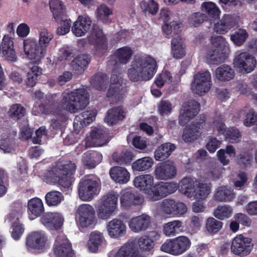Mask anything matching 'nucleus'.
<instances>
[{"label":"nucleus","mask_w":257,"mask_h":257,"mask_svg":"<svg viewBox=\"0 0 257 257\" xmlns=\"http://www.w3.org/2000/svg\"><path fill=\"white\" fill-rule=\"evenodd\" d=\"M96 113L95 111L90 110L82 112L77 115L75 120L79 121L83 126L91 123L95 118Z\"/></svg>","instance_id":"obj_56"},{"label":"nucleus","mask_w":257,"mask_h":257,"mask_svg":"<svg viewBox=\"0 0 257 257\" xmlns=\"http://www.w3.org/2000/svg\"><path fill=\"white\" fill-rule=\"evenodd\" d=\"M191 241L185 236H180L174 239H169L161 245V250L170 254L179 255L187 250L190 247Z\"/></svg>","instance_id":"obj_8"},{"label":"nucleus","mask_w":257,"mask_h":257,"mask_svg":"<svg viewBox=\"0 0 257 257\" xmlns=\"http://www.w3.org/2000/svg\"><path fill=\"white\" fill-rule=\"evenodd\" d=\"M75 217L81 227H88L94 223L95 210L89 204H81L76 210Z\"/></svg>","instance_id":"obj_11"},{"label":"nucleus","mask_w":257,"mask_h":257,"mask_svg":"<svg viewBox=\"0 0 257 257\" xmlns=\"http://www.w3.org/2000/svg\"><path fill=\"white\" fill-rule=\"evenodd\" d=\"M126 115V112L121 106L114 107L107 111L104 121L109 125H113L119 120L123 119Z\"/></svg>","instance_id":"obj_29"},{"label":"nucleus","mask_w":257,"mask_h":257,"mask_svg":"<svg viewBox=\"0 0 257 257\" xmlns=\"http://www.w3.org/2000/svg\"><path fill=\"white\" fill-rule=\"evenodd\" d=\"M151 222V217L146 214L134 217L128 221L130 229L135 233H140L147 230Z\"/></svg>","instance_id":"obj_20"},{"label":"nucleus","mask_w":257,"mask_h":257,"mask_svg":"<svg viewBox=\"0 0 257 257\" xmlns=\"http://www.w3.org/2000/svg\"><path fill=\"white\" fill-rule=\"evenodd\" d=\"M110 81V86L107 92V96L108 97L113 96L117 99L122 98L124 91L121 84L122 83L121 78L113 74L111 76Z\"/></svg>","instance_id":"obj_25"},{"label":"nucleus","mask_w":257,"mask_h":257,"mask_svg":"<svg viewBox=\"0 0 257 257\" xmlns=\"http://www.w3.org/2000/svg\"><path fill=\"white\" fill-rule=\"evenodd\" d=\"M24 51L31 59L37 62L43 58L46 53V49L43 45L38 44L32 38H28L23 42Z\"/></svg>","instance_id":"obj_14"},{"label":"nucleus","mask_w":257,"mask_h":257,"mask_svg":"<svg viewBox=\"0 0 257 257\" xmlns=\"http://www.w3.org/2000/svg\"><path fill=\"white\" fill-rule=\"evenodd\" d=\"M176 146L170 143H164L159 146L154 153L157 161H163L167 159L175 150Z\"/></svg>","instance_id":"obj_33"},{"label":"nucleus","mask_w":257,"mask_h":257,"mask_svg":"<svg viewBox=\"0 0 257 257\" xmlns=\"http://www.w3.org/2000/svg\"><path fill=\"white\" fill-rule=\"evenodd\" d=\"M92 21L86 15L79 16L72 27L73 33L77 37L84 36L90 30Z\"/></svg>","instance_id":"obj_23"},{"label":"nucleus","mask_w":257,"mask_h":257,"mask_svg":"<svg viewBox=\"0 0 257 257\" xmlns=\"http://www.w3.org/2000/svg\"><path fill=\"white\" fill-rule=\"evenodd\" d=\"M154 245L149 235H143L137 239L131 238L118 248L114 257H147L144 252L151 251Z\"/></svg>","instance_id":"obj_3"},{"label":"nucleus","mask_w":257,"mask_h":257,"mask_svg":"<svg viewBox=\"0 0 257 257\" xmlns=\"http://www.w3.org/2000/svg\"><path fill=\"white\" fill-rule=\"evenodd\" d=\"M45 211L43 203L39 198L31 199L28 202V211L31 220L39 217Z\"/></svg>","instance_id":"obj_27"},{"label":"nucleus","mask_w":257,"mask_h":257,"mask_svg":"<svg viewBox=\"0 0 257 257\" xmlns=\"http://www.w3.org/2000/svg\"><path fill=\"white\" fill-rule=\"evenodd\" d=\"M47 241V238L42 231L32 232L28 237L27 244L30 247L35 249L43 248Z\"/></svg>","instance_id":"obj_28"},{"label":"nucleus","mask_w":257,"mask_h":257,"mask_svg":"<svg viewBox=\"0 0 257 257\" xmlns=\"http://www.w3.org/2000/svg\"><path fill=\"white\" fill-rule=\"evenodd\" d=\"M113 161L120 165L129 164L133 159V156L130 151H126L119 154L115 152L112 156Z\"/></svg>","instance_id":"obj_54"},{"label":"nucleus","mask_w":257,"mask_h":257,"mask_svg":"<svg viewBox=\"0 0 257 257\" xmlns=\"http://www.w3.org/2000/svg\"><path fill=\"white\" fill-rule=\"evenodd\" d=\"M222 224L220 221L213 217H209L206 221L205 228L209 233L214 234L221 229Z\"/></svg>","instance_id":"obj_55"},{"label":"nucleus","mask_w":257,"mask_h":257,"mask_svg":"<svg viewBox=\"0 0 257 257\" xmlns=\"http://www.w3.org/2000/svg\"><path fill=\"white\" fill-rule=\"evenodd\" d=\"M90 61L89 55L82 54L76 57L70 63L72 69L77 73H81L85 70Z\"/></svg>","instance_id":"obj_41"},{"label":"nucleus","mask_w":257,"mask_h":257,"mask_svg":"<svg viewBox=\"0 0 257 257\" xmlns=\"http://www.w3.org/2000/svg\"><path fill=\"white\" fill-rule=\"evenodd\" d=\"M234 66L241 73H248L255 67L256 61L254 57L247 52H242L236 55L233 61Z\"/></svg>","instance_id":"obj_13"},{"label":"nucleus","mask_w":257,"mask_h":257,"mask_svg":"<svg viewBox=\"0 0 257 257\" xmlns=\"http://www.w3.org/2000/svg\"><path fill=\"white\" fill-rule=\"evenodd\" d=\"M88 103V93L86 88L82 87L62 92L60 108L71 113H75L84 109Z\"/></svg>","instance_id":"obj_4"},{"label":"nucleus","mask_w":257,"mask_h":257,"mask_svg":"<svg viewBox=\"0 0 257 257\" xmlns=\"http://www.w3.org/2000/svg\"><path fill=\"white\" fill-rule=\"evenodd\" d=\"M118 198V194L111 192L99 200L97 210L99 218L107 219L113 214L117 208Z\"/></svg>","instance_id":"obj_9"},{"label":"nucleus","mask_w":257,"mask_h":257,"mask_svg":"<svg viewBox=\"0 0 257 257\" xmlns=\"http://www.w3.org/2000/svg\"><path fill=\"white\" fill-rule=\"evenodd\" d=\"M99 180L92 175L82 178L79 183L78 195L84 201L91 200L99 193Z\"/></svg>","instance_id":"obj_7"},{"label":"nucleus","mask_w":257,"mask_h":257,"mask_svg":"<svg viewBox=\"0 0 257 257\" xmlns=\"http://www.w3.org/2000/svg\"><path fill=\"white\" fill-rule=\"evenodd\" d=\"M253 247L250 238L245 237L242 234L236 236L232 241L231 251L240 256L248 254Z\"/></svg>","instance_id":"obj_15"},{"label":"nucleus","mask_w":257,"mask_h":257,"mask_svg":"<svg viewBox=\"0 0 257 257\" xmlns=\"http://www.w3.org/2000/svg\"><path fill=\"white\" fill-rule=\"evenodd\" d=\"M234 197V193L231 189L226 186H222L216 189L213 198L219 202H228L231 201Z\"/></svg>","instance_id":"obj_36"},{"label":"nucleus","mask_w":257,"mask_h":257,"mask_svg":"<svg viewBox=\"0 0 257 257\" xmlns=\"http://www.w3.org/2000/svg\"><path fill=\"white\" fill-rule=\"evenodd\" d=\"M154 173L157 179L167 180L176 176L177 170L173 163L168 161L157 165Z\"/></svg>","instance_id":"obj_19"},{"label":"nucleus","mask_w":257,"mask_h":257,"mask_svg":"<svg viewBox=\"0 0 257 257\" xmlns=\"http://www.w3.org/2000/svg\"><path fill=\"white\" fill-rule=\"evenodd\" d=\"M160 200L169 194L175 192L178 189L176 183L161 182L155 185Z\"/></svg>","instance_id":"obj_39"},{"label":"nucleus","mask_w":257,"mask_h":257,"mask_svg":"<svg viewBox=\"0 0 257 257\" xmlns=\"http://www.w3.org/2000/svg\"><path fill=\"white\" fill-rule=\"evenodd\" d=\"M23 210L24 207L21 202H14L11 206V210L7 216L6 220L9 222L17 223L21 217Z\"/></svg>","instance_id":"obj_44"},{"label":"nucleus","mask_w":257,"mask_h":257,"mask_svg":"<svg viewBox=\"0 0 257 257\" xmlns=\"http://www.w3.org/2000/svg\"><path fill=\"white\" fill-rule=\"evenodd\" d=\"M248 34L244 29H239L233 34L230 35L231 40L236 45L241 46L246 41Z\"/></svg>","instance_id":"obj_57"},{"label":"nucleus","mask_w":257,"mask_h":257,"mask_svg":"<svg viewBox=\"0 0 257 257\" xmlns=\"http://www.w3.org/2000/svg\"><path fill=\"white\" fill-rule=\"evenodd\" d=\"M172 81V76L168 71L162 72L156 78L155 83L159 87L164 86L165 83H170Z\"/></svg>","instance_id":"obj_61"},{"label":"nucleus","mask_w":257,"mask_h":257,"mask_svg":"<svg viewBox=\"0 0 257 257\" xmlns=\"http://www.w3.org/2000/svg\"><path fill=\"white\" fill-rule=\"evenodd\" d=\"M172 54L176 59H181L185 55V45L179 35L173 37L171 42Z\"/></svg>","instance_id":"obj_34"},{"label":"nucleus","mask_w":257,"mask_h":257,"mask_svg":"<svg viewBox=\"0 0 257 257\" xmlns=\"http://www.w3.org/2000/svg\"><path fill=\"white\" fill-rule=\"evenodd\" d=\"M200 135V127L197 123L196 124H192L186 127L184 131L182 138L185 142H191L197 140Z\"/></svg>","instance_id":"obj_45"},{"label":"nucleus","mask_w":257,"mask_h":257,"mask_svg":"<svg viewBox=\"0 0 257 257\" xmlns=\"http://www.w3.org/2000/svg\"><path fill=\"white\" fill-rule=\"evenodd\" d=\"M88 42L98 51L105 50L107 48V39L102 30L97 26H93L87 37Z\"/></svg>","instance_id":"obj_21"},{"label":"nucleus","mask_w":257,"mask_h":257,"mask_svg":"<svg viewBox=\"0 0 257 257\" xmlns=\"http://www.w3.org/2000/svg\"><path fill=\"white\" fill-rule=\"evenodd\" d=\"M109 174L115 182L119 184L126 183L130 179V174L123 167L115 166L110 169Z\"/></svg>","instance_id":"obj_31"},{"label":"nucleus","mask_w":257,"mask_h":257,"mask_svg":"<svg viewBox=\"0 0 257 257\" xmlns=\"http://www.w3.org/2000/svg\"><path fill=\"white\" fill-rule=\"evenodd\" d=\"M96 14L98 20L106 24L110 22L109 16L112 14V10L106 5L102 4L97 7Z\"/></svg>","instance_id":"obj_51"},{"label":"nucleus","mask_w":257,"mask_h":257,"mask_svg":"<svg viewBox=\"0 0 257 257\" xmlns=\"http://www.w3.org/2000/svg\"><path fill=\"white\" fill-rule=\"evenodd\" d=\"M102 160V155L96 152H87L83 154L82 161L88 168H94Z\"/></svg>","instance_id":"obj_40"},{"label":"nucleus","mask_w":257,"mask_h":257,"mask_svg":"<svg viewBox=\"0 0 257 257\" xmlns=\"http://www.w3.org/2000/svg\"><path fill=\"white\" fill-rule=\"evenodd\" d=\"M26 109L21 104L16 103L10 107L7 113L10 118L18 120L24 117Z\"/></svg>","instance_id":"obj_52"},{"label":"nucleus","mask_w":257,"mask_h":257,"mask_svg":"<svg viewBox=\"0 0 257 257\" xmlns=\"http://www.w3.org/2000/svg\"><path fill=\"white\" fill-rule=\"evenodd\" d=\"M104 241L105 239L102 233L97 230L92 231L90 234L87 243L89 250L91 252H95L98 247Z\"/></svg>","instance_id":"obj_42"},{"label":"nucleus","mask_w":257,"mask_h":257,"mask_svg":"<svg viewBox=\"0 0 257 257\" xmlns=\"http://www.w3.org/2000/svg\"><path fill=\"white\" fill-rule=\"evenodd\" d=\"M225 117L223 114H216L211 122V126L213 130H216L218 134H224L225 133V138L232 143H237L240 138V134L237 129L229 128L226 131L224 123Z\"/></svg>","instance_id":"obj_10"},{"label":"nucleus","mask_w":257,"mask_h":257,"mask_svg":"<svg viewBox=\"0 0 257 257\" xmlns=\"http://www.w3.org/2000/svg\"><path fill=\"white\" fill-rule=\"evenodd\" d=\"M224 169L220 165H214L210 168L208 173V176L212 180H216L221 176L222 171Z\"/></svg>","instance_id":"obj_63"},{"label":"nucleus","mask_w":257,"mask_h":257,"mask_svg":"<svg viewBox=\"0 0 257 257\" xmlns=\"http://www.w3.org/2000/svg\"><path fill=\"white\" fill-rule=\"evenodd\" d=\"M50 8L56 22H59L60 18H64L66 15L65 8L60 0H51L49 2Z\"/></svg>","instance_id":"obj_43"},{"label":"nucleus","mask_w":257,"mask_h":257,"mask_svg":"<svg viewBox=\"0 0 257 257\" xmlns=\"http://www.w3.org/2000/svg\"><path fill=\"white\" fill-rule=\"evenodd\" d=\"M180 192L189 198L197 200L192 205V210L196 213L202 212L205 207L200 200H205L211 192L212 184L200 181L195 178L186 177L179 184Z\"/></svg>","instance_id":"obj_1"},{"label":"nucleus","mask_w":257,"mask_h":257,"mask_svg":"<svg viewBox=\"0 0 257 257\" xmlns=\"http://www.w3.org/2000/svg\"><path fill=\"white\" fill-rule=\"evenodd\" d=\"M140 7L144 13L148 12L153 15H155L158 11V5L154 0H150L148 2L142 1L140 3Z\"/></svg>","instance_id":"obj_58"},{"label":"nucleus","mask_w":257,"mask_h":257,"mask_svg":"<svg viewBox=\"0 0 257 257\" xmlns=\"http://www.w3.org/2000/svg\"><path fill=\"white\" fill-rule=\"evenodd\" d=\"M239 17L235 14H225L218 22L214 24V30L217 33L224 34L237 26Z\"/></svg>","instance_id":"obj_18"},{"label":"nucleus","mask_w":257,"mask_h":257,"mask_svg":"<svg viewBox=\"0 0 257 257\" xmlns=\"http://www.w3.org/2000/svg\"><path fill=\"white\" fill-rule=\"evenodd\" d=\"M257 122V114L253 109H249L246 114V118L244 120V124L246 126H250Z\"/></svg>","instance_id":"obj_64"},{"label":"nucleus","mask_w":257,"mask_h":257,"mask_svg":"<svg viewBox=\"0 0 257 257\" xmlns=\"http://www.w3.org/2000/svg\"><path fill=\"white\" fill-rule=\"evenodd\" d=\"M153 164V159L151 157H146L134 162L132 165V168L134 171L143 172L149 170Z\"/></svg>","instance_id":"obj_46"},{"label":"nucleus","mask_w":257,"mask_h":257,"mask_svg":"<svg viewBox=\"0 0 257 257\" xmlns=\"http://www.w3.org/2000/svg\"><path fill=\"white\" fill-rule=\"evenodd\" d=\"M42 223L49 229H57L63 224L62 215L56 212H47L41 218Z\"/></svg>","instance_id":"obj_24"},{"label":"nucleus","mask_w":257,"mask_h":257,"mask_svg":"<svg viewBox=\"0 0 257 257\" xmlns=\"http://www.w3.org/2000/svg\"><path fill=\"white\" fill-rule=\"evenodd\" d=\"M90 82L94 88L102 90L106 88L108 83V77L105 74L98 73L92 77Z\"/></svg>","instance_id":"obj_47"},{"label":"nucleus","mask_w":257,"mask_h":257,"mask_svg":"<svg viewBox=\"0 0 257 257\" xmlns=\"http://www.w3.org/2000/svg\"><path fill=\"white\" fill-rule=\"evenodd\" d=\"M183 222L179 220H174L165 223L163 232L167 236H175L181 232Z\"/></svg>","instance_id":"obj_37"},{"label":"nucleus","mask_w":257,"mask_h":257,"mask_svg":"<svg viewBox=\"0 0 257 257\" xmlns=\"http://www.w3.org/2000/svg\"><path fill=\"white\" fill-rule=\"evenodd\" d=\"M108 235L112 238H117L125 233L126 226L120 219H113L106 225Z\"/></svg>","instance_id":"obj_26"},{"label":"nucleus","mask_w":257,"mask_h":257,"mask_svg":"<svg viewBox=\"0 0 257 257\" xmlns=\"http://www.w3.org/2000/svg\"><path fill=\"white\" fill-rule=\"evenodd\" d=\"M233 212L232 208L229 205H219L214 211V216L220 220L229 218Z\"/></svg>","instance_id":"obj_53"},{"label":"nucleus","mask_w":257,"mask_h":257,"mask_svg":"<svg viewBox=\"0 0 257 257\" xmlns=\"http://www.w3.org/2000/svg\"><path fill=\"white\" fill-rule=\"evenodd\" d=\"M199 107V103L195 100H190L184 103L180 112L179 124L182 126L186 125L198 114Z\"/></svg>","instance_id":"obj_17"},{"label":"nucleus","mask_w":257,"mask_h":257,"mask_svg":"<svg viewBox=\"0 0 257 257\" xmlns=\"http://www.w3.org/2000/svg\"><path fill=\"white\" fill-rule=\"evenodd\" d=\"M211 85V74L206 71L194 75L191 88L194 93L201 95L209 90Z\"/></svg>","instance_id":"obj_12"},{"label":"nucleus","mask_w":257,"mask_h":257,"mask_svg":"<svg viewBox=\"0 0 257 257\" xmlns=\"http://www.w3.org/2000/svg\"><path fill=\"white\" fill-rule=\"evenodd\" d=\"M53 251L55 257H74L71 245L63 233H60L57 236Z\"/></svg>","instance_id":"obj_16"},{"label":"nucleus","mask_w":257,"mask_h":257,"mask_svg":"<svg viewBox=\"0 0 257 257\" xmlns=\"http://www.w3.org/2000/svg\"><path fill=\"white\" fill-rule=\"evenodd\" d=\"M160 207L164 213L167 215L173 214L175 211V201L172 199H164L162 202Z\"/></svg>","instance_id":"obj_60"},{"label":"nucleus","mask_w":257,"mask_h":257,"mask_svg":"<svg viewBox=\"0 0 257 257\" xmlns=\"http://www.w3.org/2000/svg\"><path fill=\"white\" fill-rule=\"evenodd\" d=\"M216 78L220 81H229L234 77V71L229 65L223 64L217 68L215 71Z\"/></svg>","instance_id":"obj_38"},{"label":"nucleus","mask_w":257,"mask_h":257,"mask_svg":"<svg viewBox=\"0 0 257 257\" xmlns=\"http://www.w3.org/2000/svg\"><path fill=\"white\" fill-rule=\"evenodd\" d=\"M144 201L142 196L131 191L123 192L120 197L121 207L126 209L141 205Z\"/></svg>","instance_id":"obj_22"},{"label":"nucleus","mask_w":257,"mask_h":257,"mask_svg":"<svg viewBox=\"0 0 257 257\" xmlns=\"http://www.w3.org/2000/svg\"><path fill=\"white\" fill-rule=\"evenodd\" d=\"M53 37V34L51 32H48L47 29H42L39 34V43L40 45H43L46 49L47 46Z\"/></svg>","instance_id":"obj_62"},{"label":"nucleus","mask_w":257,"mask_h":257,"mask_svg":"<svg viewBox=\"0 0 257 257\" xmlns=\"http://www.w3.org/2000/svg\"><path fill=\"white\" fill-rule=\"evenodd\" d=\"M91 138L92 143L96 147H101L109 141L107 134L101 129L93 130L91 133Z\"/></svg>","instance_id":"obj_48"},{"label":"nucleus","mask_w":257,"mask_h":257,"mask_svg":"<svg viewBox=\"0 0 257 257\" xmlns=\"http://www.w3.org/2000/svg\"><path fill=\"white\" fill-rule=\"evenodd\" d=\"M64 18H60L59 23L60 26L57 28V34L59 35H64L68 33L70 31L71 25L70 19L67 18V15H65Z\"/></svg>","instance_id":"obj_59"},{"label":"nucleus","mask_w":257,"mask_h":257,"mask_svg":"<svg viewBox=\"0 0 257 257\" xmlns=\"http://www.w3.org/2000/svg\"><path fill=\"white\" fill-rule=\"evenodd\" d=\"M154 183V178L150 174L142 175L135 177L134 184L136 187L144 193L148 190Z\"/></svg>","instance_id":"obj_35"},{"label":"nucleus","mask_w":257,"mask_h":257,"mask_svg":"<svg viewBox=\"0 0 257 257\" xmlns=\"http://www.w3.org/2000/svg\"><path fill=\"white\" fill-rule=\"evenodd\" d=\"M42 74V69L37 65H34L28 72L25 80L26 85L33 87L36 84L38 77Z\"/></svg>","instance_id":"obj_50"},{"label":"nucleus","mask_w":257,"mask_h":257,"mask_svg":"<svg viewBox=\"0 0 257 257\" xmlns=\"http://www.w3.org/2000/svg\"><path fill=\"white\" fill-rule=\"evenodd\" d=\"M133 54V50L129 47L125 46L118 49L113 56L115 62L114 64L113 63V62H111L110 64L115 66L118 64H126L130 61Z\"/></svg>","instance_id":"obj_30"},{"label":"nucleus","mask_w":257,"mask_h":257,"mask_svg":"<svg viewBox=\"0 0 257 257\" xmlns=\"http://www.w3.org/2000/svg\"><path fill=\"white\" fill-rule=\"evenodd\" d=\"M157 62L150 56H135L127 70V76L132 82L147 81L155 73Z\"/></svg>","instance_id":"obj_2"},{"label":"nucleus","mask_w":257,"mask_h":257,"mask_svg":"<svg viewBox=\"0 0 257 257\" xmlns=\"http://www.w3.org/2000/svg\"><path fill=\"white\" fill-rule=\"evenodd\" d=\"M211 42V48L206 54L208 62L212 64H219L223 62L229 52L227 42L221 36H212Z\"/></svg>","instance_id":"obj_6"},{"label":"nucleus","mask_w":257,"mask_h":257,"mask_svg":"<svg viewBox=\"0 0 257 257\" xmlns=\"http://www.w3.org/2000/svg\"><path fill=\"white\" fill-rule=\"evenodd\" d=\"M63 200L64 196L59 191H50L45 195L46 202L49 206H58Z\"/></svg>","instance_id":"obj_49"},{"label":"nucleus","mask_w":257,"mask_h":257,"mask_svg":"<svg viewBox=\"0 0 257 257\" xmlns=\"http://www.w3.org/2000/svg\"><path fill=\"white\" fill-rule=\"evenodd\" d=\"M76 169V163L68 161L59 163L49 173V177L54 183H58L64 188H69L73 182L72 175Z\"/></svg>","instance_id":"obj_5"},{"label":"nucleus","mask_w":257,"mask_h":257,"mask_svg":"<svg viewBox=\"0 0 257 257\" xmlns=\"http://www.w3.org/2000/svg\"><path fill=\"white\" fill-rule=\"evenodd\" d=\"M201 9L207 19L210 20H216L219 18L221 11L217 5L211 2H204L202 4Z\"/></svg>","instance_id":"obj_32"}]
</instances>
